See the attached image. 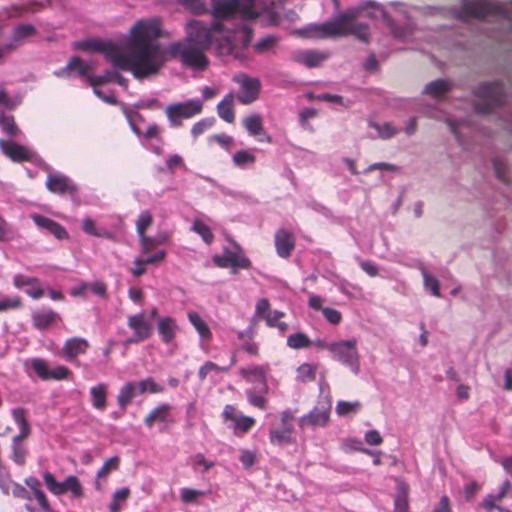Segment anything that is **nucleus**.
<instances>
[{
  "mask_svg": "<svg viewBox=\"0 0 512 512\" xmlns=\"http://www.w3.org/2000/svg\"><path fill=\"white\" fill-rule=\"evenodd\" d=\"M161 36L159 20L138 21L130 30L128 54L119 47L114 67L130 71L136 79L156 75L167 61V49L154 42Z\"/></svg>",
  "mask_w": 512,
  "mask_h": 512,
  "instance_id": "f257e3e1",
  "label": "nucleus"
},
{
  "mask_svg": "<svg viewBox=\"0 0 512 512\" xmlns=\"http://www.w3.org/2000/svg\"><path fill=\"white\" fill-rule=\"evenodd\" d=\"M185 33L188 43L206 51L215 45L218 56H232L239 60L244 58V50L253 37V31L247 25H238L230 30L221 21L207 24L196 19L186 23Z\"/></svg>",
  "mask_w": 512,
  "mask_h": 512,
  "instance_id": "f03ea898",
  "label": "nucleus"
},
{
  "mask_svg": "<svg viewBox=\"0 0 512 512\" xmlns=\"http://www.w3.org/2000/svg\"><path fill=\"white\" fill-rule=\"evenodd\" d=\"M361 9L348 10L333 20L310 27L311 37L335 38L347 35H354L364 43L369 42V26L364 23H357L355 20L361 14Z\"/></svg>",
  "mask_w": 512,
  "mask_h": 512,
  "instance_id": "7ed1b4c3",
  "label": "nucleus"
},
{
  "mask_svg": "<svg viewBox=\"0 0 512 512\" xmlns=\"http://www.w3.org/2000/svg\"><path fill=\"white\" fill-rule=\"evenodd\" d=\"M204 49L185 41L171 42L167 46V55L170 59L178 60L185 68L195 71H204L209 65V59Z\"/></svg>",
  "mask_w": 512,
  "mask_h": 512,
  "instance_id": "20e7f679",
  "label": "nucleus"
},
{
  "mask_svg": "<svg viewBox=\"0 0 512 512\" xmlns=\"http://www.w3.org/2000/svg\"><path fill=\"white\" fill-rule=\"evenodd\" d=\"M211 14L214 21L233 18L238 15L242 20H255L259 12L255 7V0H210Z\"/></svg>",
  "mask_w": 512,
  "mask_h": 512,
  "instance_id": "39448f33",
  "label": "nucleus"
},
{
  "mask_svg": "<svg viewBox=\"0 0 512 512\" xmlns=\"http://www.w3.org/2000/svg\"><path fill=\"white\" fill-rule=\"evenodd\" d=\"M488 17L509 19V10L504 5L486 0H465L462 7L456 12V18L461 21H468L472 18L483 20Z\"/></svg>",
  "mask_w": 512,
  "mask_h": 512,
  "instance_id": "423d86ee",
  "label": "nucleus"
},
{
  "mask_svg": "<svg viewBox=\"0 0 512 512\" xmlns=\"http://www.w3.org/2000/svg\"><path fill=\"white\" fill-rule=\"evenodd\" d=\"M163 391L164 387L156 383L151 377L140 381H128L120 388L117 395V403L120 408L125 409L138 395L146 392L157 394Z\"/></svg>",
  "mask_w": 512,
  "mask_h": 512,
  "instance_id": "0eeeda50",
  "label": "nucleus"
},
{
  "mask_svg": "<svg viewBox=\"0 0 512 512\" xmlns=\"http://www.w3.org/2000/svg\"><path fill=\"white\" fill-rule=\"evenodd\" d=\"M478 101L474 104L477 113L488 114L503 103V87L498 82L483 83L476 90Z\"/></svg>",
  "mask_w": 512,
  "mask_h": 512,
  "instance_id": "6e6552de",
  "label": "nucleus"
},
{
  "mask_svg": "<svg viewBox=\"0 0 512 512\" xmlns=\"http://www.w3.org/2000/svg\"><path fill=\"white\" fill-rule=\"evenodd\" d=\"M330 347L335 361L348 366L354 373L359 371V354L355 339L332 342Z\"/></svg>",
  "mask_w": 512,
  "mask_h": 512,
  "instance_id": "1a4fd4ad",
  "label": "nucleus"
},
{
  "mask_svg": "<svg viewBox=\"0 0 512 512\" xmlns=\"http://www.w3.org/2000/svg\"><path fill=\"white\" fill-rule=\"evenodd\" d=\"M203 109L199 99H192L186 102L170 104L165 109V114L173 128L180 127L184 119H190L200 114Z\"/></svg>",
  "mask_w": 512,
  "mask_h": 512,
  "instance_id": "9d476101",
  "label": "nucleus"
},
{
  "mask_svg": "<svg viewBox=\"0 0 512 512\" xmlns=\"http://www.w3.org/2000/svg\"><path fill=\"white\" fill-rule=\"evenodd\" d=\"M212 261L218 268H231L233 273L238 269L251 268V261L245 256L242 248L234 243V249L224 248L223 254L214 255Z\"/></svg>",
  "mask_w": 512,
  "mask_h": 512,
  "instance_id": "9b49d317",
  "label": "nucleus"
},
{
  "mask_svg": "<svg viewBox=\"0 0 512 512\" xmlns=\"http://www.w3.org/2000/svg\"><path fill=\"white\" fill-rule=\"evenodd\" d=\"M43 479L47 489L55 495L70 492L74 498H82L84 496L83 487L79 479L74 475L66 477L63 482H58L53 474L46 472Z\"/></svg>",
  "mask_w": 512,
  "mask_h": 512,
  "instance_id": "f8f14e48",
  "label": "nucleus"
},
{
  "mask_svg": "<svg viewBox=\"0 0 512 512\" xmlns=\"http://www.w3.org/2000/svg\"><path fill=\"white\" fill-rule=\"evenodd\" d=\"M15 423L19 428V434L13 438V453L14 460L18 464H23L25 461V453L20 448L19 442L27 438L30 433V428L26 420V412L22 408L14 409L12 412Z\"/></svg>",
  "mask_w": 512,
  "mask_h": 512,
  "instance_id": "ddd939ff",
  "label": "nucleus"
},
{
  "mask_svg": "<svg viewBox=\"0 0 512 512\" xmlns=\"http://www.w3.org/2000/svg\"><path fill=\"white\" fill-rule=\"evenodd\" d=\"M331 412V403L329 401H319L317 405L307 414L300 418V428L306 426L324 427L329 422Z\"/></svg>",
  "mask_w": 512,
  "mask_h": 512,
  "instance_id": "4468645a",
  "label": "nucleus"
},
{
  "mask_svg": "<svg viewBox=\"0 0 512 512\" xmlns=\"http://www.w3.org/2000/svg\"><path fill=\"white\" fill-rule=\"evenodd\" d=\"M127 326L133 330V335L126 340L127 344L143 342L152 335V326L146 320L144 313L128 316Z\"/></svg>",
  "mask_w": 512,
  "mask_h": 512,
  "instance_id": "2eb2a0df",
  "label": "nucleus"
},
{
  "mask_svg": "<svg viewBox=\"0 0 512 512\" xmlns=\"http://www.w3.org/2000/svg\"><path fill=\"white\" fill-rule=\"evenodd\" d=\"M222 417L224 422L231 421L233 423V430L235 435L248 433L256 423L253 417L238 414L234 405H225Z\"/></svg>",
  "mask_w": 512,
  "mask_h": 512,
  "instance_id": "dca6fc26",
  "label": "nucleus"
},
{
  "mask_svg": "<svg viewBox=\"0 0 512 512\" xmlns=\"http://www.w3.org/2000/svg\"><path fill=\"white\" fill-rule=\"evenodd\" d=\"M76 48L82 51L102 53L104 54L105 58L114 66L119 46L111 41L90 39L77 42Z\"/></svg>",
  "mask_w": 512,
  "mask_h": 512,
  "instance_id": "f3484780",
  "label": "nucleus"
},
{
  "mask_svg": "<svg viewBox=\"0 0 512 512\" xmlns=\"http://www.w3.org/2000/svg\"><path fill=\"white\" fill-rule=\"evenodd\" d=\"M46 187L52 193L63 196L76 197L78 194L77 185L69 177L61 174H49Z\"/></svg>",
  "mask_w": 512,
  "mask_h": 512,
  "instance_id": "a211bd4d",
  "label": "nucleus"
},
{
  "mask_svg": "<svg viewBox=\"0 0 512 512\" xmlns=\"http://www.w3.org/2000/svg\"><path fill=\"white\" fill-rule=\"evenodd\" d=\"M34 372L45 381H60L72 375L71 371L63 365L50 368L49 365L41 359H34Z\"/></svg>",
  "mask_w": 512,
  "mask_h": 512,
  "instance_id": "6ab92c4d",
  "label": "nucleus"
},
{
  "mask_svg": "<svg viewBox=\"0 0 512 512\" xmlns=\"http://www.w3.org/2000/svg\"><path fill=\"white\" fill-rule=\"evenodd\" d=\"M237 82L240 84V92L237 95L240 103L248 105L257 100L261 87L258 79L243 75L238 78Z\"/></svg>",
  "mask_w": 512,
  "mask_h": 512,
  "instance_id": "aec40b11",
  "label": "nucleus"
},
{
  "mask_svg": "<svg viewBox=\"0 0 512 512\" xmlns=\"http://www.w3.org/2000/svg\"><path fill=\"white\" fill-rule=\"evenodd\" d=\"M266 369L263 366H248L239 370L241 377L248 383L258 386L257 391L262 393L269 392V386L266 379Z\"/></svg>",
  "mask_w": 512,
  "mask_h": 512,
  "instance_id": "412c9836",
  "label": "nucleus"
},
{
  "mask_svg": "<svg viewBox=\"0 0 512 512\" xmlns=\"http://www.w3.org/2000/svg\"><path fill=\"white\" fill-rule=\"evenodd\" d=\"M292 60L308 68L320 66L329 58V53L319 50H297L292 54Z\"/></svg>",
  "mask_w": 512,
  "mask_h": 512,
  "instance_id": "4be33fe9",
  "label": "nucleus"
},
{
  "mask_svg": "<svg viewBox=\"0 0 512 512\" xmlns=\"http://www.w3.org/2000/svg\"><path fill=\"white\" fill-rule=\"evenodd\" d=\"M242 125L250 136L255 137L261 142H272V137L264 129L262 117L259 114H251L242 119Z\"/></svg>",
  "mask_w": 512,
  "mask_h": 512,
  "instance_id": "5701e85b",
  "label": "nucleus"
},
{
  "mask_svg": "<svg viewBox=\"0 0 512 512\" xmlns=\"http://www.w3.org/2000/svg\"><path fill=\"white\" fill-rule=\"evenodd\" d=\"M274 242L277 255L281 258H289L295 249V237L286 229L276 231Z\"/></svg>",
  "mask_w": 512,
  "mask_h": 512,
  "instance_id": "b1692460",
  "label": "nucleus"
},
{
  "mask_svg": "<svg viewBox=\"0 0 512 512\" xmlns=\"http://www.w3.org/2000/svg\"><path fill=\"white\" fill-rule=\"evenodd\" d=\"M172 407L169 404H161L153 408L144 418V424L151 428L156 423L171 425L175 420L171 413Z\"/></svg>",
  "mask_w": 512,
  "mask_h": 512,
  "instance_id": "393cba45",
  "label": "nucleus"
},
{
  "mask_svg": "<svg viewBox=\"0 0 512 512\" xmlns=\"http://www.w3.org/2000/svg\"><path fill=\"white\" fill-rule=\"evenodd\" d=\"M61 316L51 308H41L34 312V327L47 330L61 322Z\"/></svg>",
  "mask_w": 512,
  "mask_h": 512,
  "instance_id": "a878e982",
  "label": "nucleus"
},
{
  "mask_svg": "<svg viewBox=\"0 0 512 512\" xmlns=\"http://www.w3.org/2000/svg\"><path fill=\"white\" fill-rule=\"evenodd\" d=\"M34 224L37 225V227H39L40 229L53 235L58 240L69 239V234L65 227H63L61 224L55 222L54 220L48 217L34 215Z\"/></svg>",
  "mask_w": 512,
  "mask_h": 512,
  "instance_id": "bb28decb",
  "label": "nucleus"
},
{
  "mask_svg": "<svg viewBox=\"0 0 512 512\" xmlns=\"http://www.w3.org/2000/svg\"><path fill=\"white\" fill-rule=\"evenodd\" d=\"M0 149L2 153L13 162H23L30 160V154L28 150L13 141L0 139Z\"/></svg>",
  "mask_w": 512,
  "mask_h": 512,
  "instance_id": "cd10ccee",
  "label": "nucleus"
},
{
  "mask_svg": "<svg viewBox=\"0 0 512 512\" xmlns=\"http://www.w3.org/2000/svg\"><path fill=\"white\" fill-rule=\"evenodd\" d=\"M157 331L164 344H170L176 337L179 327L172 317H161L157 322Z\"/></svg>",
  "mask_w": 512,
  "mask_h": 512,
  "instance_id": "c85d7f7f",
  "label": "nucleus"
},
{
  "mask_svg": "<svg viewBox=\"0 0 512 512\" xmlns=\"http://www.w3.org/2000/svg\"><path fill=\"white\" fill-rule=\"evenodd\" d=\"M88 348L89 343L86 339L73 337L65 342L62 352L68 361H73L79 355L85 354Z\"/></svg>",
  "mask_w": 512,
  "mask_h": 512,
  "instance_id": "c756f323",
  "label": "nucleus"
},
{
  "mask_svg": "<svg viewBox=\"0 0 512 512\" xmlns=\"http://www.w3.org/2000/svg\"><path fill=\"white\" fill-rule=\"evenodd\" d=\"M396 495L394 499L393 512H409V485L401 479L396 478Z\"/></svg>",
  "mask_w": 512,
  "mask_h": 512,
  "instance_id": "7c9ffc66",
  "label": "nucleus"
},
{
  "mask_svg": "<svg viewBox=\"0 0 512 512\" xmlns=\"http://www.w3.org/2000/svg\"><path fill=\"white\" fill-rule=\"evenodd\" d=\"M120 457L114 456L109 459H107L102 467L97 471L96 479H95V488L98 491H101L103 489L101 481H105L106 478L112 473L113 471H117L120 467Z\"/></svg>",
  "mask_w": 512,
  "mask_h": 512,
  "instance_id": "2f4dec72",
  "label": "nucleus"
},
{
  "mask_svg": "<svg viewBox=\"0 0 512 512\" xmlns=\"http://www.w3.org/2000/svg\"><path fill=\"white\" fill-rule=\"evenodd\" d=\"M217 113L219 117L227 123L235 121L234 95L227 94L217 105Z\"/></svg>",
  "mask_w": 512,
  "mask_h": 512,
  "instance_id": "473e14b6",
  "label": "nucleus"
},
{
  "mask_svg": "<svg viewBox=\"0 0 512 512\" xmlns=\"http://www.w3.org/2000/svg\"><path fill=\"white\" fill-rule=\"evenodd\" d=\"M294 427H281L271 429L269 432L270 442L274 445L292 444L295 438L292 436Z\"/></svg>",
  "mask_w": 512,
  "mask_h": 512,
  "instance_id": "72a5a7b5",
  "label": "nucleus"
},
{
  "mask_svg": "<svg viewBox=\"0 0 512 512\" xmlns=\"http://www.w3.org/2000/svg\"><path fill=\"white\" fill-rule=\"evenodd\" d=\"M92 406L97 410H105L107 406V386L100 383L90 389Z\"/></svg>",
  "mask_w": 512,
  "mask_h": 512,
  "instance_id": "f704fd0d",
  "label": "nucleus"
},
{
  "mask_svg": "<svg viewBox=\"0 0 512 512\" xmlns=\"http://www.w3.org/2000/svg\"><path fill=\"white\" fill-rule=\"evenodd\" d=\"M188 320L191 325L198 332L201 339L210 341L212 339V332L206 322L200 317V315L196 312L188 313Z\"/></svg>",
  "mask_w": 512,
  "mask_h": 512,
  "instance_id": "c9c22d12",
  "label": "nucleus"
},
{
  "mask_svg": "<svg viewBox=\"0 0 512 512\" xmlns=\"http://www.w3.org/2000/svg\"><path fill=\"white\" fill-rule=\"evenodd\" d=\"M236 363V356L233 354L230 359L228 366H219L211 361L205 362L198 371V377L200 381H204L210 372L225 373Z\"/></svg>",
  "mask_w": 512,
  "mask_h": 512,
  "instance_id": "e433bc0d",
  "label": "nucleus"
},
{
  "mask_svg": "<svg viewBox=\"0 0 512 512\" xmlns=\"http://www.w3.org/2000/svg\"><path fill=\"white\" fill-rule=\"evenodd\" d=\"M287 346L294 350L312 346V340L303 332H297L287 337Z\"/></svg>",
  "mask_w": 512,
  "mask_h": 512,
  "instance_id": "4c0bfd02",
  "label": "nucleus"
},
{
  "mask_svg": "<svg viewBox=\"0 0 512 512\" xmlns=\"http://www.w3.org/2000/svg\"><path fill=\"white\" fill-rule=\"evenodd\" d=\"M284 316V312L275 310L268 314L264 321L269 328H277L281 334H284L288 330V324L281 321Z\"/></svg>",
  "mask_w": 512,
  "mask_h": 512,
  "instance_id": "58836bf2",
  "label": "nucleus"
},
{
  "mask_svg": "<svg viewBox=\"0 0 512 512\" xmlns=\"http://www.w3.org/2000/svg\"><path fill=\"white\" fill-rule=\"evenodd\" d=\"M257 388L258 386H254L253 388L251 389H247L245 391V394L247 396V399H248V402L258 408V409H261V410H265L267 408V399L265 397V395L267 393H262L260 391H257Z\"/></svg>",
  "mask_w": 512,
  "mask_h": 512,
  "instance_id": "ea45409f",
  "label": "nucleus"
},
{
  "mask_svg": "<svg viewBox=\"0 0 512 512\" xmlns=\"http://www.w3.org/2000/svg\"><path fill=\"white\" fill-rule=\"evenodd\" d=\"M317 365L304 363L297 369V380L302 383L313 382L316 379Z\"/></svg>",
  "mask_w": 512,
  "mask_h": 512,
  "instance_id": "a19ab883",
  "label": "nucleus"
},
{
  "mask_svg": "<svg viewBox=\"0 0 512 512\" xmlns=\"http://www.w3.org/2000/svg\"><path fill=\"white\" fill-rule=\"evenodd\" d=\"M191 229L193 232L201 236L206 244H211L213 242L214 234L212 233L210 227L200 219H195L193 221Z\"/></svg>",
  "mask_w": 512,
  "mask_h": 512,
  "instance_id": "79ce46f5",
  "label": "nucleus"
},
{
  "mask_svg": "<svg viewBox=\"0 0 512 512\" xmlns=\"http://www.w3.org/2000/svg\"><path fill=\"white\" fill-rule=\"evenodd\" d=\"M449 90V85L444 80H435L426 85L424 93L433 96L434 98H440Z\"/></svg>",
  "mask_w": 512,
  "mask_h": 512,
  "instance_id": "37998d69",
  "label": "nucleus"
},
{
  "mask_svg": "<svg viewBox=\"0 0 512 512\" xmlns=\"http://www.w3.org/2000/svg\"><path fill=\"white\" fill-rule=\"evenodd\" d=\"M153 217L149 211H143L137 221H136V231L141 237L142 235H146V230L152 225Z\"/></svg>",
  "mask_w": 512,
  "mask_h": 512,
  "instance_id": "c03bdc74",
  "label": "nucleus"
},
{
  "mask_svg": "<svg viewBox=\"0 0 512 512\" xmlns=\"http://www.w3.org/2000/svg\"><path fill=\"white\" fill-rule=\"evenodd\" d=\"M69 71H76L80 76H85L90 70V65L79 57H73L66 67Z\"/></svg>",
  "mask_w": 512,
  "mask_h": 512,
  "instance_id": "a18cd8bd",
  "label": "nucleus"
},
{
  "mask_svg": "<svg viewBox=\"0 0 512 512\" xmlns=\"http://www.w3.org/2000/svg\"><path fill=\"white\" fill-rule=\"evenodd\" d=\"M0 125L2 127V130L11 137H16L20 133V130L14 122V118L11 116H1Z\"/></svg>",
  "mask_w": 512,
  "mask_h": 512,
  "instance_id": "49530a36",
  "label": "nucleus"
},
{
  "mask_svg": "<svg viewBox=\"0 0 512 512\" xmlns=\"http://www.w3.org/2000/svg\"><path fill=\"white\" fill-rule=\"evenodd\" d=\"M255 160V156L248 150H239L233 155V163L239 167H243L249 163L252 164Z\"/></svg>",
  "mask_w": 512,
  "mask_h": 512,
  "instance_id": "de8ad7c7",
  "label": "nucleus"
},
{
  "mask_svg": "<svg viewBox=\"0 0 512 512\" xmlns=\"http://www.w3.org/2000/svg\"><path fill=\"white\" fill-rule=\"evenodd\" d=\"M277 43V38L274 36H266L259 40L255 45L254 49L257 53H264L271 50Z\"/></svg>",
  "mask_w": 512,
  "mask_h": 512,
  "instance_id": "09e8293b",
  "label": "nucleus"
},
{
  "mask_svg": "<svg viewBox=\"0 0 512 512\" xmlns=\"http://www.w3.org/2000/svg\"><path fill=\"white\" fill-rule=\"evenodd\" d=\"M270 307V302L267 298L259 299L255 306V317L265 320L267 315L272 312Z\"/></svg>",
  "mask_w": 512,
  "mask_h": 512,
  "instance_id": "8fccbe9b",
  "label": "nucleus"
},
{
  "mask_svg": "<svg viewBox=\"0 0 512 512\" xmlns=\"http://www.w3.org/2000/svg\"><path fill=\"white\" fill-rule=\"evenodd\" d=\"M206 494L205 491L192 489V488H183L181 490V500L182 502L189 504L196 501L198 497L204 496Z\"/></svg>",
  "mask_w": 512,
  "mask_h": 512,
  "instance_id": "3c124183",
  "label": "nucleus"
},
{
  "mask_svg": "<svg viewBox=\"0 0 512 512\" xmlns=\"http://www.w3.org/2000/svg\"><path fill=\"white\" fill-rule=\"evenodd\" d=\"M359 407V402L339 401L336 406V412L339 416H345L351 412L357 411Z\"/></svg>",
  "mask_w": 512,
  "mask_h": 512,
  "instance_id": "603ef678",
  "label": "nucleus"
},
{
  "mask_svg": "<svg viewBox=\"0 0 512 512\" xmlns=\"http://www.w3.org/2000/svg\"><path fill=\"white\" fill-rule=\"evenodd\" d=\"M179 2L194 14H203L207 10L202 0H179Z\"/></svg>",
  "mask_w": 512,
  "mask_h": 512,
  "instance_id": "864d4df0",
  "label": "nucleus"
},
{
  "mask_svg": "<svg viewBox=\"0 0 512 512\" xmlns=\"http://www.w3.org/2000/svg\"><path fill=\"white\" fill-rule=\"evenodd\" d=\"M164 240H158L156 238L149 237L147 235H142L140 237V245L142 254H148L152 251L158 244H161Z\"/></svg>",
  "mask_w": 512,
  "mask_h": 512,
  "instance_id": "5fc2aeb1",
  "label": "nucleus"
},
{
  "mask_svg": "<svg viewBox=\"0 0 512 512\" xmlns=\"http://www.w3.org/2000/svg\"><path fill=\"white\" fill-rule=\"evenodd\" d=\"M82 229L86 234L96 236V237H105L108 235L107 231H98L94 221L91 218H85L82 222Z\"/></svg>",
  "mask_w": 512,
  "mask_h": 512,
  "instance_id": "6e6d98bb",
  "label": "nucleus"
},
{
  "mask_svg": "<svg viewBox=\"0 0 512 512\" xmlns=\"http://www.w3.org/2000/svg\"><path fill=\"white\" fill-rule=\"evenodd\" d=\"M21 306V299L18 296L4 297L0 300V312L16 309Z\"/></svg>",
  "mask_w": 512,
  "mask_h": 512,
  "instance_id": "4d7b16f0",
  "label": "nucleus"
},
{
  "mask_svg": "<svg viewBox=\"0 0 512 512\" xmlns=\"http://www.w3.org/2000/svg\"><path fill=\"white\" fill-rule=\"evenodd\" d=\"M322 313L325 319L333 325H338L342 321L341 312L334 308L325 307L322 309Z\"/></svg>",
  "mask_w": 512,
  "mask_h": 512,
  "instance_id": "13d9d810",
  "label": "nucleus"
},
{
  "mask_svg": "<svg viewBox=\"0 0 512 512\" xmlns=\"http://www.w3.org/2000/svg\"><path fill=\"white\" fill-rule=\"evenodd\" d=\"M40 483L34 480V499L37 500L39 505L45 510L50 511V505L45 493L38 489Z\"/></svg>",
  "mask_w": 512,
  "mask_h": 512,
  "instance_id": "bf43d9fd",
  "label": "nucleus"
},
{
  "mask_svg": "<svg viewBox=\"0 0 512 512\" xmlns=\"http://www.w3.org/2000/svg\"><path fill=\"white\" fill-rule=\"evenodd\" d=\"M30 35H32V25H19L13 32V40L20 41L21 39L29 37Z\"/></svg>",
  "mask_w": 512,
  "mask_h": 512,
  "instance_id": "052dcab7",
  "label": "nucleus"
},
{
  "mask_svg": "<svg viewBox=\"0 0 512 512\" xmlns=\"http://www.w3.org/2000/svg\"><path fill=\"white\" fill-rule=\"evenodd\" d=\"M90 289L94 294L104 297L107 292L106 285L101 281H96L91 284H83L80 290Z\"/></svg>",
  "mask_w": 512,
  "mask_h": 512,
  "instance_id": "680f3d73",
  "label": "nucleus"
},
{
  "mask_svg": "<svg viewBox=\"0 0 512 512\" xmlns=\"http://www.w3.org/2000/svg\"><path fill=\"white\" fill-rule=\"evenodd\" d=\"M424 282L426 288L430 289L434 296L440 297L439 282L435 277L424 274Z\"/></svg>",
  "mask_w": 512,
  "mask_h": 512,
  "instance_id": "e2e57ef3",
  "label": "nucleus"
},
{
  "mask_svg": "<svg viewBox=\"0 0 512 512\" xmlns=\"http://www.w3.org/2000/svg\"><path fill=\"white\" fill-rule=\"evenodd\" d=\"M192 463L194 467L202 466L204 472H207L214 466V462L208 461L201 453H198L193 457Z\"/></svg>",
  "mask_w": 512,
  "mask_h": 512,
  "instance_id": "0e129e2a",
  "label": "nucleus"
},
{
  "mask_svg": "<svg viewBox=\"0 0 512 512\" xmlns=\"http://www.w3.org/2000/svg\"><path fill=\"white\" fill-rule=\"evenodd\" d=\"M183 165H184L183 158L180 155H178V154L170 155L166 159L167 169L171 173H174L175 169H177V168H179V167H181Z\"/></svg>",
  "mask_w": 512,
  "mask_h": 512,
  "instance_id": "69168bd1",
  "label": "nucleus"
},
{
  "mask_svg": "<svg viewBox=\"0 0 512 512\" xmlns=\"http://www.w3.org/2000/svg\"><path fill=\"white\" fill-rule=\"evenodd\" d=\"M365 442L372 446L382 444L383 438L377 430H369L365 433Z\"/></svg>",
  "mask_w": 512,
  "mask_h": 512,
  "instance_id": "338daca9",
  "label": "nucleus"
},
{
  "mask_svg": "<svg viewBox=\"0 0 512 512\" xmlns=\"http://www.w3.org/2000/svg\"><path fill=\"white\" fill-rule=\"evenodd\" d=\"M432 512H453L450 507V500L447 495H443Z\"/></svg>",
  "mask_w": 512,
  "mask_h": 512,
  "instance_id": "774afa93",
  "label": "nucleus"
}]
</instances>
